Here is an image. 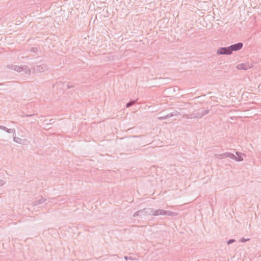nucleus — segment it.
<instances>
[{"label":"nucleus","instance_id":"nucleus-1","mask_svg":"<svg viewBox=\"0 0 261 261\" xmlns=\"http://www.w3.org/2000/svg\"><path fill=\"white\" fill-rule=\"evenodd\" d=\"M0 129L6 131L8 133H12L14 141L18 143H21L22 139L16 137V130L15 128H8L3 125H0Z\"/></svg>","mask_w":261,"mask_h":261},{"label":"nucleus","instance_id":"nucleus-2","mask_svg":"<svg viewBox=\"0 0 261 261\" xmlns=\"http://www.w3.org/2000/svg\"><path fill=\"white\" fill-rule=\"evenodd\" d=\"M159 215H168L170 216H175L177 215V213L171 211L164 210L162 209L154 210V216H157Z\"/></svg>","mask_w":261,"mask_h":261},{"label":"nucleus","instance_id":"nucleus-3","mask_svg":"<svg viewBox=\"0 0 261 261\" xmlns=\"http://www.w3.org/2000/svg\"><path fill=\"white\" fill-rule=\"evenodd\" d=\"M34 72H43L48 69V66L46 64H42L40 65L34 66L32 68Z\"/></svg>","mask_w":261,"mask_h":261},{"label":"nucleus","instance_id":"nucleus-4","mask_svg":"<svg viewBox=\"0 0 261 261\" xmlns=\"http://www.w3.org/2000/svg\"><path fill=\"white\" fill-rule=\"evenodd\" d=\"M209 112L208 110H201L197 113H193L191 115V119L192 118H195V119H198L200 118L205 115L208 114Z\"/></svg>","mask_w":261,"mask_h":261},{"label":"nucleus","instance_id":"nucleus-5","mask_svg":"<svg viewBox=\"0 0 261 261\" xmlns=\"http://www.w3.org/2000/svg\"><path fill=\"white\" fill-rule=\"evenodd\" d=\"M217 54L220 55H230L231 54L229 47H221L219 48L217 50Z\"/></svg>","mask_w":261,"mask_h":261},{"label":"nucleus","instance_id":"nucleus-6","mask_svg":"<svg viewBox=\"0 0 261 261\" xmlns=\"http://www.w3.org/2000/svg\"><path fill=\"white\" fill-rule=\"evenodd\" d=\"M243 46L242 42H239L229 46L230 52L232 54L233 51H236L240 50Z\"/></svg>","mask_w":261,"mask_h":261},{"label":"nucleus","instance_id":"nucleus-7","mask_svg":"<svg viewBox=\"0 0 261 261\" xmlns=\"http://www.w3.org/2000/svg\"><path fill=\"white\" fill-rule=\"evenodd\" d=\"M215 156L216 158L218 159H225L227 157L230 158H234L233 157V153H230V152H225L222 154H215Z\"/></svg>","mask_w":261,"mask_h":261},{"label":"nucleus","instance_id":"nucleus-8","mask_svg":"<svg viewBox=\"0 0 261 261\" xmlns=\"http://www.w3.org/2000/svg\"><path fill=\"white\" fill-rule=\"evenodd\" d=\"M143 215H149L154 216V210L151 208H145L143 209Z\"/></svg>","mask_w":261,"mask_h":261},{"label":"nucleus","instance_id":"nucleus-9","mask_svg":"<svg viewBox=\"0 0 261 261\" xmlns=\"http://www.w3.org/2000/svg\"><path fill=\"white\" fill-rule=\"evenodd\" d=\"M46 200V198H43L42 196H40V198L35 200L32 203L33 206H37L39 204H42Z\"/></svg>","mask_w":261,"mask_h":261},{"label":"nucleus","instance_id":"nucleus-10","mask_svg":"<svg viewBox=\"0 0 261 261\" xmlns=\"http://www.w3.org/2000/svg\"><path fill=\"white\" fill-rule=\"evenodd\" d=\"M249 68V65L247 64H240L237 66L239 70H247Z\"/></svg>","mask_w":261,"mask_h":261},{"label":"nucleus","instance_id":"nucleus-11","mask_svg":"<svg viewBox=\"0 0 261 261\" xmlns=\"http://www.w3.org/2000/svg\"><path fill=\"white\" fill-rule=\"evenodd\" d=\"M21 69L22 71H24L25 74L31 75V71L28 66L23 65L22 66Z\"/></svg>","mask_w":261,"mask_h":261},{"label":"nucleus","instance_id":"nucleus-12","mask_svg":"<svg viewBox=\"0 0 261 261\" xmlns=\"http://www.w3.org/2000/svg\"><path fill=\"white\" fill-rule=\"evenodd\" d=\"M233 157L234 158H230V159H232V160H234L236 161H238V162H241V161H243V158H242V156L240 155H238V156H236L234 154H233Z\"/></svg>","mask_w":261,"mask_h":261},{"label":"nucleus","instance_id":"nucleus-13","mask_svg":"<svg viewBox=\"0 0 261 261\" xmlns=\"http://www.w3.org/2000/svg\"><path fill=\"white\" fill-rule=\"evenodd\" d=\"M143 209H142V210H139V211H137L136 212H135L133 214V216L134 217H138V216H139L141 215H143Z\"/></svg>","mask_w":261,"mask_h":261},{"label":"nucleus","instance_id":"nucleus-14","mask_svg":"<svg viewBox=\"0 0 261 261\" xmlns=\"http://www.w3.org/2000/svg\"><path fill=\"white\" fill-rule=\"evenodd\" d=\"M63 87H66L67 89H70L74 87V85L72 84H70L68 83H63Z\"/></svg>","mask_w":261,"mask_h":261},{"label":"nucleus","instance_id":"nucleus-15","mask_svg":"<svg viewBox=\"0 0 261 261\" xmlns=\"http://www.w3.org/2000/svg\"><path fill=\"white\" fill-rule=\"evenodd\" d=\"M170 118V115L168 114L166 115L163 116H160L158 117V119L159 120H164L168 118Z\"/></svg>","mask_w":261,"mask_h":261},{"label":"nucleus","instance_id":"nucleus-16","mask_svg":"<svg viewBox=\"0 0 261 261\" xmlns=\"http://www.w3.org/2000/svg\"><path fill=\"white\" fill-rule=\"evenodd\" d=\"M135 102H136V100H131V101H130L129 102H128V103H126V108H129L130 106H132V105H133L134 104H135Z\"/></svg>","mask_w":261,"mask_h":261},{"label":"nucleus","instance_id":"nucleus-17","mask_svg":"<svg viewBox=\"0 0 261 261\" xmlns=\"http://www.w3.org/2000/svg\"><path fill=\"white\" fill-rule=\"evenodd\" d=\"M179 114V113L176 111H174V112L171 113H169V114L170 115V118L171 117H173V116H177L178 114Z\"/></svg>","mask_w":261,"mask_h":261},{"label":"nucleus","instance_id":"nucleus-18","mask_svg":"<svg viewBox=\"0 0 261 261\" xmlns=\"http://www.w3.org/2000/svg\"><path fill=\"white\" fill-rule=\"evenodd\" d=\"M16 66V65H8L7 66V67L8 69H10L11 70H15Z\"/></svg>","mask_w":261,"mask_h":261},{"label":"nucleus","instance_id":"nucleus-19","mask_svg":"<svg viewBox=\"0 0 261 261\" xmlns=\"http://www.w3.org/2000/svg\"><path fill=\"white\" fill-rule=\"evenodd\" d=\"M21 67H22V66H17V65H16V67H15V71H18V72H21V71H22V70H21Z\"/></svg>","mask_w":261,"mask_h":261},{"label":"nucleus","instance_id":"nucleus-20","mask_svg":"<svg viewBox=\"0 0 261 261\" xmlns=\"http://www.w3.org/2000/svg\"><path fill=\"white\" fill-rule=\"evenodd\" d=\"M235 242H236V240L231 239L229 240L227 242V245H230V244H232V243H234Z\"/></svg>","mask_w":261,"mask_h":261},{"label":"nucleus","instance_id":"nucleus-21","mask_svg":"<svg viewBox=\"0 0 261 261\" xmlns=\"http://www.w3.org/2000/svg\"><path fill=\"white\" fill-rule=\"evenodd\" d=\"M38 51V48L37 47H32L31 49V52L36 53Z\"/></svg>","mask_w":261,"mask_h":261},{"label":"nucleus","instance_id":"nucleus-22","mask_svg":"<svg viewBox=\"0 0 261 261\" xmlns=\"http://www.w3.org/2000/svg\"><path fill=\"white\" fill-rule=\"evenodd\" d=\"M250 239H245L244 238H242L240 240V242H245L247 241H249Z\"/></svg>","mask_w":261,"mask_h":261},{"label":"nucleus","instance_id":"nucleus-23","mask_svg":"<svg viewBox=\"0 0 261 261\" xmlns=\"http://www.w3.org/2000/svg\"><path fill=\"white\" fill-rule=\"evenodd\" d=\"M182 117H183V118H187V119H190V118H191V116H189V115H188V114H184V115L182 116Z\"/></svg>","mask_w":261,"mask_h":261},{"label":"nucleus","instance_id":"nucleus-24","mask_svg":"<svg viewBox=\"0 0 261 261\" xmlns=\"http://www.w3.org/2000/svg\"><path fill=\"white\" fill-rule=\"evenodd\" d=\"M4 184L5 181L3 180L0 179V186L4 185Z\"/></svg>","mask_w":261,"mask_h":261},{"label":"nucleus","instance_id":"nucleus-25","mask_svg":"<svg viewBox=\"0 0 261 261\" xmlns=\"http://www.w3.org/2000/svg\"><path fill=\"white\" fill-rule=\"evenodd\" d=\"M9 82H5V83H0V85H6V86H8L9 83Z\"/></svg>","mask_w":261,"mask_h":261},{"label":"nucleus","instance_id":"nucleus-26","mask_svg":"<svg viewBox=\"0 0 261 261\" xmlns=\"http://www.w3.org/2000/svg\"><path fill=\"white\" fill-rule=\"evenodd\" d=\"M35 115V114H29V115H25L24 116L26 117H31V116H34Z\"/></svg>","mask_w":261,"mask_h":261},{"label":"nucleus","instance_id":"nucleus-27","mask_svg":"<svg viewBox=\"0 0 261 261\" xmlns=\"http://www.w3.org/2000/svg\"><path fill=\"white\" fill-rule=\"evenodd\" d=\"M236 154L237 156H238V155H240L241 154V153L238 151H236Z\"/></svg>","mask_w":261,"mask_h":261},{"label":"nucleus","instance_id":"nucleus-28","mask_svg":"<svg viewBox=\"0 0 261 261\" xmlns=\"http://www.w3.org/2000/svg\"><path fill=\"white\" fill-rule=\"evenodd\" d=\"M21 58L22 59H29V56L22 57Z\"/></svg>","mask_w":261,"mask_h":261},{"label":"nucleus","instance_id":"nucleus-29","mask_svg":"<svg viewBox=\"0 0 261 261\" xmlns=\"http://www.w3.org/2000/svg\"><path fill=\"white\" fill-rule=\"evenodd\" d=\"M52 122H54V121H53V119H50V122L49 123H47V124H51L52 123Z\"/></svg>","mask_w":261,"mask_h":261},{"label":"nucleus","instance_id":"nucleus-30","mask_svg":"<svg viewBox=\"0 0 261 261\" xmlns=\"http://www.w3.org/2000/svg\"><path fill=\"white\" fill-rule=\"evenodd\" d=\"M124 259H125L126 260H127V256H124Z\"/></svg>","mask_w":261,"mask_h":261},{"label":"nucleus","instance_id":"nucleus-31","mask_svg":"<svg viewBox=\"0 0 261 261\" xmlns=\"http://www.w3.org/2000/svg\"><path fill=\"white\" fill-rule=\"evenodd\" d=\"M113 256H116V257H117V256H117V255H116V254L113 255Z\"/></svg>","mask_w":261,"mask_h":261}]
</instances>
